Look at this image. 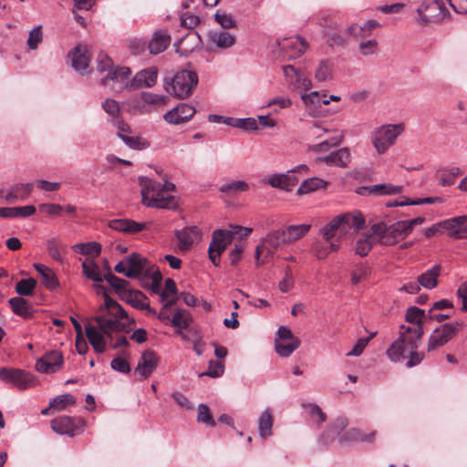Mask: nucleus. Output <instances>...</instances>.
<instances>
[{"label":"nucleus","mask_w":467,"mask_h":467,"mask_svg":"<svg viewBox=\"0 0 467 467\" xmlns=\"http://www.w3.org/2000/svg\"><path fill=\"white\" fill-rule=\"evenodd\" d=\"M198 84V76L194 71L182 69L175 74L171 82L167 81L164 88L178 99H186Z\"/></svg>","instance_id":"6"},{"label":"nucleus","mask_w":467,"mask_h":467,"mask_svg":"<svg viewBox=\"0 0 467 467\" xmlns=\"http://www.w3.org/2000/svg\"><path fill=\"white\" fill-rule=\"evenodd\" d=\"M371 231L378 237V243L383 245H393L411 233L405 220L396 222L389 226L384 223H378L371 226Z\"/></svg>","instance_id":"5"},{"label":"nucleus","mask_w":467,"mask_h":467,"mask_svg":"<svg viewBox=\"0 0 467 467\" xmlns=\"http://www.w3.org/2000/svg\"><path fill=\"white\" fill-rule=\"evenodd\" d=\"M378 242V237L370 230L369 233L362 234L357 241L356 254L360 256H366L371 250L373 244Z\"/></svg>","instance_id":"38"},{"label":"nucleus","mask_w":467,"mask_h":467,"mask_svg":"<svg viewBox=\"0 0 467 467\" xmlns=\"http://www.w3.org/2000/svg\"><path fill=\"white\" fill-rule=\"evenodd\" d=\"M114 67L112 59L104 52H99L97 57V70L99 72H109Z\"/></svg>","instance_id":"61"},{"label":"nucleus","mask_w":467,"mask_h":467,"mask_svg":"<svg viewBox=\"0 0 467 467\" xmlns=\"http://www.w3.org/2000/svg\"><path fill=\"white\" fill-rule=\"evenodd\" d=\"M462 173L459 167L444 168L438 171V178L442 186H451L455 182L458 176Z\"/></svg>","instance_id":"44"},{"label":"nucleus","mask_w":467,"mask_h":467,"mask_svg":"<svg viewBox=\"0 0 467 467\" xmlns=\"http://www.w3.org/2000/svg\"><path fill=\"white\" fill-rule=\"evenodd\" d=\"M104 280H106L112 289L121 296L130 293L129 282L116 276L111 272H108L104 275Z\"/></svg>","instance_id":"40"},{"label":"nucleus","mask_w":467,"mask_h":467,"mask_svg":"<svg viewBox=\"0 0 467 467\" xmlns=\"http://www.w3.org/2000/svg\"><path fill=\"white\" fill-rule=\"evenodd\" d=\"M195 112L194 107L187 103H180L164 114L163 119L168 123L178 125L188 121Z\"/></svg>","instance_id":"19"},{"label":"nucleus","mask_w":467,"mask_h":467,"mask_svg":"<svg viewBox=\"0 0 467 467\" xmlns=\"http://www.w3.org/2000/svg\"><path fill=\"white\" fill-rule=\"evenodd\" d=\"M215 359L209 361L208 370L199 374V377L208 376L210 378H219L224 372L223 358L226 357L228 352H214Z\"/></svg>","instance_id":"30"},{"label":"nucleus","mask_w":467,"mask_h":467,"mask_svg":"<svg viewBox=\"0 0 467 467\" xmlns=\"http://www.w3.org/2000/svg\"><path fill=\"white\" fill-rule=\"evenodd\" d=\"M12 310L18 316L28 317L33 314V307L27 300L21 296L13 297L9 300Z\"/></svg>","instance_id":"39"},{"label":"nucleus","mask_w":467,"mask_h":467,"mask_svg":"<svg viewBox=\"0 0 467 467\" xmlns=\"http://www.w3.org/2000/svg\"><path fill=\"white\" fill-rule=\"evenodd\" d=\"M34 268L41 276L42 284L49 290H54L58 286V281L54 272L42 264H34Z\"/></svg>","instance_id":"35"},{"label":"nucleus","mask_w":467,"mask_h":467,"mask_svg":"<svg viewBox=\"0 0 467 467\" xmlns=\"http://www.w3.org/2000/svg\"><path fill=\"white\" fill-rule=\"evenodd\" d=\"M50 424L56 433L74 437L77 431L83 427L84 421L64 416L52 420Z\"/></svg>","instance_id":"17"},{"label":"nucleus","mask_w":467,"mask_h":467,"mask_svg":"<svg viewBox=\"0 0 467 467\" xmlns=\"http://www.w3.org/2000/svg\"><path fill=\"white\" fill-rule=\"evenodd\" d=\"M402 186L393 185L390 183H381L358 188V194H368L375 196L393 195L400 192Z\"/></svg>","instance_id":"25"},{"label":"nucleus","mask_w":467,"mask_h":467,"mask_svg":"<svg viewBox=\"0 0 467 467\" xmlns=\"http://www.w3.org/2000/svg\"><path fill=\"white\" fill-rule=\"evenodd\" d=\"M306 164H300L296 168L288 171L286 173L272 174L268 178V183L274 188L283 189L290 192L292 188L298 183L299 179L296 173L306 174L308 171Z\"/></svg>","instance_id":"12"},{"label":"nucleus","mask_w":467,"mask_h":467,"mask_svg":"<svg viewBox=\"0 0 467 467\" xmlns=\"http://www.w3.org/2000/svg\"><path fill=\"white\" fill-rule=\"evenodd\" d=\"M416 23L426 26L449 20L451 14L441 0H423L416 9Z\"/></svg>","instance_id":"4"},{"label":"nucleus","mask_w":467,"mask_h":467,"mask_svg":"<svg viewBox=\"0 0 467 467\" xmlns=\"http://www.w3.org/2000/svg\"><path fill=\"white\" fill-rule=\"evenodd\" d=\"M109 227L124 234H135L142 231L146 227V223H136L130 219H114L109 222Z\"/></svg>","instance_id":"26"},{"label":"nucleus","mask_w":467,"mask_h":467,"mask_svg":"<svg viewBox=\"0 0 467 467\" xmlns=\"http://www.w3.org/2000/svg\"><path fill=\"white\" fill-rule=\"evenodd\" d=\"M304 103L308 105H327L329 103V100L326 99V95H320L318 92L314 91L307 95H302L301 96Z\"/></svg>","instance_id":"58"},{"label":"nucleus","mask_w":467,"mask_h":467,"mask_svg":"<svg viewBox=\"0 0 467 467\" xmlns=\"http://www.w3.org/2000/svg\"><path fill=\"white\" fill-rule=\"evenodd\" d=\"M47 250L54 260L60 263L63 262L62 253L66 252V247L57 238H49L47 241Z\"/></svg>","instance_id":"50"},{"label":"nucleus","mask_w":467,"mask_h":467,"mask_svg":"<svg viewBox=\"0 0 467 467\" xmlns=\"http://www.w3.org/2000/svg\"><path fill=\"white\" fill-rule=\"evenodd\" d=\"M320 161L329 166L346 167L350 161V152L348 148H341L320 159Z\"/></svg>","instance_id":"31"},{"label":"nucleus","mask_w":467,"mask_h":467,"mask_svg":"<svg viewBox=\"0 0 467 467\" xmlns=\"http://www.w3.org/2000/svg\"><path fill=\"white\" fill-rule=\"evenodd\" d=\"M155 174L159 175L161 182H156L148 177V192H153L150 198L148 197V207L165 210H177L179 208V199L173 195L164 196L163 192H173L175 184L168 182L167 176L163 173V169L159 166L151 167Z\"/></svg>","instance_id":"2"},{"label":"nucleus","mask_w":467,"mask_h":467,"mask_svg":"<svg viewBox=\"0 0 467 467\" xmlns=\"http://www.w3.org/2000/svg\"><path fill=\"white\" fill-rule=\"evenodd\" d=\"M125 260L128 265L127 277H140L144 266L146 265V259L138 253H132L129 256L125 257Z\"/></svg>","instance_id":"28"},{"label":"nucleus","mask_w":467,"mask_h":467,"mask_svg":"<svg viewBox=\"0 0 467 467\" xmlns=\"http://www.w3.org/2000/svg\"><path fill=\"white\" fill-rule=\"evenodd\" d=\"M376 431H372L369 433H365L359 429H350L344 432V434L340 437L339 442H348V441H363V442H371L373 441L376 436Z\"/></svg>","instance_id":"34"},{"label":"nucleus","mask_w":467,"mask_h":467,"mask_svg":"<svg viewBox=\"0 0 467 467\" xmlns=\"http://www.w3.org/2000/svg\"><path fill=\"white\" fill-rule=\"evenodd\" d=\"M277 46L285 60L299 57L307 48L306 40L299 36L284 38L277 42Z\"/></svg>","instance_id":"13"},{"label":"nucleus","mask_w":467,"mask_h":467,"mask_svg":"<svg viewBox=\"0 0 467 467\" xmlns=\"http://www.w3.org/2000/svg\"><path fill=\"white\" fill-rule=\"evenodd\" d=\"M327 186V182L324 180L313 177L307 180H305L301 185L298 187L296 192L298 195L307 194L318 189L325 188Z\"/></svg>","instance_id":"45"},{"label":"nucleus","mask_w":467,"mask_h":467,"mask_svg":"<svg viewBox=\"0 0 467 467\" xmlns=\"http://www.w3.org/2000/svg\"><path fill=\"white\" fill-rule=\"evenodd\" d=\"M348 426V420L346 418H337L335 421L330 425L328 430L323 433L322 439L326 443L330 442L337 438L338 440L344 434V431Z\"/></svg>","instance_id":"33"},{"label":"nucleus","mask_w":467,"mask_h":467,"mask_svg":"<svg viewBox=\"0 0 467 467\" xmlns=\"http://www.w3.org/2000/svg\"><path fill=\"white\" fill-rule=\"evenodd\" d=\"M76 399L71 394H63L57 396L49 402V408L60 411L67 406L75 404Z\"/></svg>","instance_id":"53"},{"label":"nucleus","mask_w":467,"mask_h":467,"mask_svg":"<svg viewBox=\"0 0 467 467\" xmlns=\"http://www.w3.org/2000/svg\"><path fill=\"white\" fill-rule=\"evenodd\" d=\"M234 232L229 229L213 231L208 249L209 259L214 266H219L221 255L232 243Z\"/></svg>","instance_id":"10"},{"label":"nucleus","mask_w":467,"mask_h":467,"mask_svg":"<svg viewBox=\"0 0 467 467\" xmlns=\"http://www.w3.org/2000/svg\"><path fill=\"white\" fill-rule=\"evenodd\" d=\"M171 36L166 30H158L152 34L148 41V51L151 55H158L164 52L171 44Z\"/></svg>","instance_id":"22"},{"label":"nucleus","mask_w":467,"mask_h":467,"mask_svg":"<svg viewBox=\"0 0 467 467\" xmlns=\"http://www.w3.org/2000/svg\"><path fill=\"white\" fill-rule=\"evenodd\" d=\"M43 41L42 26H37L29 31L26 45L29 49L36 50Z\"/></svg>","instance_id":"56"},{"label":"nucleus","mask_w":467,"mask_h":467,"mask_svg":"<svg viewBox=\"0 0 467 467\" xmlns=\"http://www.w3.org/2000/svg\"><path fill=\"white\" fill-rule=\"evenodd\" d=\"M130 69L127 67H113L101 78V84L114 93L127 89Z\"/></svg>","instance_id":"11"},{"label":"nucleus","mask_w":467,"mask_h":467,"mask_svg":"<svg viewBox=\"0 0 467 467\" xmlns=\"http://www.w3.org/2000/svg\"><path fill=\"white\" fill-rule=\"evenodd\" d=\"M63 364L61 352H46L36 362V369L39 373L50 374L57 371Z\"/></svg>","instance_id":"18"},{"label":"nucleus","mask_w":467,"mask_h":467,"mask_svg":"<svg viewBox=\"0 0 467 467\" xmlns=\"http://www.w3.org/2000/svg\"><path fill=\"white\" fill-rule=\"evenodd\" d=\"M165 307L175 305L179 299L176 283L171 278L165 280L164 287L158 294Z\"/></svg>","instance_id":"27"},{"label":"nucleus","mask_w":467,"mask_h":467,"mask_svg":"<svg viewBox=\"0 0 467 467\" xmlns=\"http://www.w3.org/2000/svg\"><path fill=\"white\" fill-rule=\"evenodd\" d=\"M274 423V418L272 411L269 408H266L259 416L258 419V431L259 435L263 440L272 435V427Z\"/></svg>","instance_id":"36"},{"label":"nucleus","mask_w":467,"mask_h":467,"mask_svg":"<svg viewBox=\"0 0 467 467\" xmlns=\"http://www.w3.org/2000/svg\"><path fill=\"white\" fill-rule=\"evenodd\" d=\"M81 267L87 278L96 283L104 281V275L100 273L99 267L94 260H86L82 263Z\"/></svg>","instance_id":"41"},{"label":"nucleus","mask_w":467,"mask_h":467,"mask_svg":"<svg viewBox=\"0 0 467 467\" xmlns=\"http://www.w3.org/2000/svg\"><path fill=\"white\" fill-rule=\"evenodd\" d=\"M370 273V269L366 265H359L351 273V283L353 285L358 284L361 280L365 279Z\"/></svg>","instance_id":"63"},{"label":"nucleus","mask_w":467,"mask_h":467,"mask_svg":"<svg viewBox=\"0 0 467 467\" xmlns=\"http://www.w3.org/2000/svg\"><path fill=\"white\" fill-rule=\"evenodd\" d=\"M285 229H278L269 233L263 240L262 244L256 247L255 256L258 260L259 255L265 254L271 256L283 244H287Z\"/></svg>","instance_id":"15"},{"label":"nucleus","mask_w":467,"mask_h":467,"mask_svg":"<svg viewBox=\"0 0 467 467\" xmlns=\"http://www.w3.org/2000/svg\"><path fill=\"white\" fill-rule=\"evenodd\" d=\"M145 85L146 69H141L133 77V78L130 81L128 79L127 89L130 91H134L140 88H143Z\"/></svg>","instance_id":"59"},{"label":"nucleus","mask_w":467,"mask_h":467,"mask_svg":"<svg viewBox=\"0 0 467 467\" xmlns=\"http://www.w3.org/2000/svg\"><path fill=\"white\" fill-rule=\"evenodd\" d=\"M365 220L359 213H347L334 217L320 230L324 238L332 239L337 236L342 238L351 231L357 232L363 228Z\"/></svg>","instance_id":"3"},{"label":"nucleus","mask_w":467,"mask_h":467,"mask_svg":"<svg viewBox=\"0 0 467 467\" xmlns=\"http://www.w3.org/2000/svg\"><path fill=\"white\" fill-rule=\"evenodd\" d=\"M403 131V126L398 125H384L377 129L372 135V143L378 151L382 154L394 144L397 137Z\"/></svg>","instance_id":"9"},{"label":"nucleus","mask_w":467,"mask_h":467,"mask_svg":"<svg viewBox=\"0 0 467 467\" xmlns=\"http://www.w3.org/2000/svg\"><path fill=\"white\" fill-rule=\"evenodd\" d=\"M285 78L295 89L307 91L312 88L311 80L304 73L292 65L282 67Z\"/></svg>","instance_id":"16"},{"label":"nucleus","mask_w":467,"mask_h":467,"mask_svg":"<svg viewBox=\"0 0 467 467\" xmlns=\"http://www.w3.org/2000/svg\"><path fill=\"white\" fill-rule=\"evenodd\" d=\"M72 250L80 254L96 257L101 253V244L98 242L79 243L74 244Z\"/></svg>","instance_id":"43"},{"label":"nucleus","mask_w":467,"mask_h":467,"mask_svg":"<svg viewBox=\"0 0 467 467\" xmlns=\"http://www.w3.org/2000/svg\"><path fill=\"white\" fill-rule=\"evenodd\" d=\"M379 47V43L376 39L361 40L358 44V52L361 56L368 57L374 55Z\"/></svg>","instance_id":"57"},{"label":"nucleus","mask_w":467,"mask_h":467,"mask_svg":"<svg viewBox=\"0 0 467 467\" xmlns=\"http://www.w3.org/2000/svg\"><path fill=\"white\" fill-rule=\"evenodd\" d=\"M36 286V281L34 278L21 279L16 285V292L22 296H27L33 294Z\"/></svg>","instance_id":"52"},{"label":"nucleus","mask_w":467,"mask_h":467,"mask_svg":"<svg viewBox=\"0 0 467 467\" xmlns=\"http://www.w3.org/2000/svg\"><path fill=\"white\" fill-rule=\"evenodd\" d=\"M214 18L215 21L224 29L233 28L236 26L233 16L221 10L216 12Z\"/></svg>","instance_id":"62"},{"label":"nucleus","mask_w":467,"mask_h":467,"mask_svg":"<svg viewBox=\"0 0 467 467\" xmlns=\"http://www.w3.org/2000/svg\"><path fill=\"white\" fill-rule=\"evenodd\" d=\"M440 197H427V198H417L410 200V198L403 197L401 202H389L387 203L389 207L393 206H404V205H421V204H431L441 202Z\"/></svg>","instance_id":"47"},{"label":"nucleus","mask_w":467,"mask_h":467,"mask_svg":"<svg viewBox=\"0 0 467 467\" xmlns=\"http://www.w3.org/2000/svg\"><path fill=\"white\" fill-rule=\"evenodd\" d=\"M441 267L439 265H435L431 269L418 276V282L420 285L426 289H433L437 286L438 276L440 275Z\"/></svg>","instance_id":"37"},{"label":"nucleus","mask_w":467,"mask_h":467,"mask_svg":"<svg viewBox=\"0 0 467 467\" xmlns=\"http://www.w3.org/2000/svg\"><path fill=\"white\" fill-rule=\"evenodd\" d=\"M209 40L220 49H227L235 44L236 37L229 32L219 30L209 34Z\"/></svg>","instance_id":"29"},{"label":"nucleus","mask_w":467,"mask_h":467,"mask_svg":"<svg viewBox=\"0 0 467 467\" xmlns=\"http://www.w3.org/2000/svg\"><path fill=\"white\" fill-rule=\"evenodd\" d=\"M97 293H103L104 306L95 317L85 324L86 336L94 350L117 348L127 346V337L122 334L128 322V317L121 306L106 294L101 285H95Z\"/></svg>","instance_id":"1"},{"label":"nucleus","mask_w":467,"mask_h":467,"mask_svg":"<svg viewBox=\"0 0 467 467\" xmlns=\"http://www.w3.org/2000/svg\"><path fill=\"white\" fill-rule=\"evenodd\" d=\"M459 326V323H446L436 327L429 337L428 350L443 347L456 335Z\"/></svg>","instance_id":"14"},{"label":"nucleus","mask_w":467,"mask_h":467,"mask_svg":"<svg viewBox=\"0 0 467 467\" xmlns=\"http://www.w3.org/2000/svg\"><path fill=\"white\" fill-rule=\"evenodd\" d=\"M422 327L400 326L399 337L388 350H417L421 336Z\"/></svg>","instance_id":"8"},{"label":"nucleus","mask_w":467,"mask_h":467,"mask_svg":"<svg viewBox=\"0 0 467 467\" xmlns=\"http://www.w3.org/2000/svg\"><path fill=\"white\" fill-rule=\"evenodd\" d=\"M102 108L113 119H118L120 112V109L119 103L116 100L107 99L102 103Z\"/></svg>","instance_id":"64"},{"label":"nucleus","mask_w":467,"mask_h":467,"mask_svg":"<svg viewBox=\"0 0 467 467\" xmlns=\"http://www.w3.org/2000/svg\"><path fill=\"white\" fill-rule=\"evenodd\" d=\"M36 213L34 205H26L20 207H0V217L3 218H26Z\"/></svg>","instance_id":"32"},{"label":"nucleus","mask_w":467,"mask_h":467,"mask_svg":"<svg viewBox=\"0 0 467 467\" xmlns=\"http://www.w3.org/2000/svg\"><path fill=\"white\" fill-rule=\"evenodd\" d=\"M311 225L308 223H302L297 225H289L285 229L286 242L291 244L304 237L310 230Z\"/></svg>","instance_id":"42"},{"label":"nucleus","mask_w":467,"mask_h":467,"mask_svg":"<svg viewBox=\"0 0 467 467\" xmlns=\"http://www.w3.org/2000/svg\"><path fill=\"white\" fill-rule=\"evenodd\" d=\"M198 415L197 420L199 422L205 423L208 426L214 427L216 425L214 420L213 419L210 409L205 404H200L197 409Z\"/></svg>","instance_id":"60"},{"label":"nucleus","mask_w":467,"mask_h":467,"mask_svg":"<svg viewBox=\"0 0 467 467\" xmlns=\"http://www.w3.org/2000/svg\"><path fill=\"white\" fill-rule=\"evenodd\" d=\"M467 223V215H461L441 222L442 232L447 231L448 235L454 239H463V225Z\"/></svg>","instance_id":"24"},{"label":"nucleus","mask_w":467,"mask_h":467,"mask_svg":"<svg viewBox=\"0 0 467 467\" xmlns=\"http://www.w3.org/2000/svg\"><path fill=\"white\" fill-rule=\"evenodd\" d=\"M71 66L80 74H86L88 71L90 57L88 48L83 46H77L70 53Z\"/></svg>","instance_id":"21"},{"label":"nucleus","mask_w":467,"mask_h":467,"mask_svg":"<svg viewBox=\"0 0 467 467\" xmlns=\"http://www.w3.org/2000/svg\"><path fill=\"white\" fill-rule=\"evenodd\" d=\"M175 236L179 242L181 251L186 252L190 250L195 242L201 240L202 233L197 226H186L182 230L175 231Z\"/></svg>","instance_id":"20"},{"label":"nucleus","mask_w":467,"mask_h":467,"mask_svg":"<svg viewBox=\"0 0 467 467\" xmlns=\"http://www.w3.org/2000/svg\"><path fill=\"white\" fill-rule=\"evenodd\" d=\"M333 76V64L328 60H322L315 73V78L317 81L330 80Z\"/></svg>","instance_id":"51"},{"label":"nucleus","mask_w":467,"mask_h":467,"mask_svg":"<svg viewBox=\"0 0 467 467\" xmlns=\"http://www.w3.org/2000/svg\"><path fill=\"white\" fill-rule=\"evenodd\" d=\"M428 313L417 307L410 306L407 309L405 318L406 321L413 325L412 327H422V323L427 319Z\"/></svg>","instance_id":"46"},{"label":"nucleus","mask_w":467,"mask_h":467,"mask_svg":"<svg viewBox=\"0 0 467 467\" xmlns=\"http://www.w3.org/2000/svg\"><path fill=\"white\" fill-rule=\"evenodd\" d=\"M0 379L20 390H25L38 384L36 378L26 370L12 367L0 368Z\"/></svg>","instance_id":"7"},{"label":"nucleus","mask_w":467,"mask_h":467,"mask_svg":"<svg viewBox=\"0 0 467 467\" xmlns=\"http://www.w3.org/2000/svg\"><path fill=\"white\" fill-rule=\"evenodd\" d=\"M331 239H326L322 236V239H316L311 247L310 253L316 256L318 260H323L329 254L328 253V242Z\"/></svg>","instance_id":"49"},{"label":"nucleus","mask_w":467,"mask_h":467,"mask_svg":"<svg viewBox=\"0 0 467 467\" xmlns=\"http://www.w3.org/2000/svg\"><path fill=\"white\" fill-rule=\"evenodd\" d=\"M249 190V185L244 181H232L230 182L223 184L219 191L223 193H237L241 192H246Z\"/></svg>","instance_id":"54"},{"label":"nucleus","mask_w":467,"mask_h":467,"mask_svg":"<svg viewBox=\"0 0 467 467\" xmlns=\"http://www.w3.org/2000/svg\"><path fill=\"white\" fill-rule=\"evenodd\" d=\"M303 408L308 413L311 420L317 424L322 423L326 420V415L322 411L319 406L314 403H304Z\"/></svg>","instance_id":"55"},{"label":"nucleus","mask_w":467,"mask_h":467,"mask_svg":"<svg viewBox=\"0 0 467 467\" xmlns=\"http://www.w3.org/2000/svg\"><path fill=\"white\" fill-rule=\"evenodd\" d=\"M223 122L232 127H236L239 129H243L244 130H257V121L254 118H245V119H234L227 118L223 120Z\"/></svg>","instance_id":"48"},{"label":"nucleus","mask_w":467,"mask_h":467,"mask_svg":"<svg viewBox=\"0 0 467 467\" xmlns=\"http://www.w3.org/2000/svg\"><path fill=\"white\" fill-rule=\"evenodd\" d=\"M390 361L400 363L405 368H412L420 363L424 352H386Z\"/></svg>","instance_id":"23"}]
</instances>
